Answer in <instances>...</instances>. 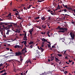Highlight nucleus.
Returning a JSON list of instances; mask_svg holds the SVG:
<instances>
[{"instance_id":"obj_1","label":"nucleus","mask_w":75,"mask_h":75,"mask_svg":"<svg viewBox=\"0 0 75 75\" xmlns=\"http://www.w3.org/2000/svg\"><path fill=\"white\" fill-rule=\"evenodd\" d=\"M70 34V35L71 37L72 38V40H74V38H75V34H74V33H72V32H71Z\"/></svg>"},{"instance_id":"obj_2","label":"nucleus","mask_w":75,"mask_h":75,"mask_svg":"<svg viewBox=\"0 0 75 75\" xmlns=\"http://www.w3.org/2000/svg\"><path fill=\"white\" fill-rule=\"evenodd\" d=\"M67 28H60V26H58L57 28V30H64V29Z\"/></svg>"},{"instance_id":"obj_3","label":"nucleus","mask_w":75,"mask_h":75,"mask_svg":"<svg viewBox=\"0 0 75 75\" xmlns=\"http://www.w3.org/2000/svg\"><path fill=\"white\" fill-rule=\"evenodd\" d=\"M68 30V29L67 28H66L64 30H59L58 31L59 33H64L65 31H67V30Z\"/></svg>"},{"instance_id":"obj_4","label":"nucleus","mask_w":75,"mask_h":75,"mask_svg":"<svg viewBox=\"0 0 75 75\" xmlns=\"http://www.w3.org/2000/svg\"><path fill=\"white\" fill-rule=\"evenodd\" d=\"M13 26V25L11 24L10 25H8L7 26H6L5 27V30H8V29H9L10 27H12Z\"/></svg>"},{"instance_id":"obj_5","label":"nucleus","mask_w":75,"mask_h":75,"mask_svg":"<svg viewBox=\"0 0 75 75\" xmlns=\"http://www.w3.org/2000/svg\"><path fill=\"white\" fill-rule=\"evenodd\" d=\"M15 56H18V55H22V53L20 52H16L15 53Z\"/></svg>"},{"instance_id":"obj_6","label":"nucleus","mask_w":75,"mask_h":75,"mask_svg":"<svg viewBox=\"0 0 75 75\" xmlns=\"http://www.w3.org/2000/svg\"><path fill=\"white\" fill-rule=\"evenodd\" d=\"M26 33H25L24 36L23 37V40H27V37Z\"/></svg>"},{"instance_id":"obj_7","label":"nucleus","mask_w":75,"mask_h":75,"mask_svg":"<svg viewBox=\"0 0 75 75\" xmlns=\"http://www.w3.org/2000/svg\"><path fill=\"white\" fill-rule=\"evenodd\" d=\"M27 49V48H26L25 47H24L22 50L21 52L22 53H23V51H25V52L26 53L27 52V50H25Z\"/></svg>"},{"instance_id":"obj_8","label":"nucleus","mask_w":75,"mask_h":75,"mask_svg":"<svg viewBox=\"0 0 75 75\" xmlns=\"http://www.w3.org/2000/svg\"><path fill=\"white\" fill-rule=\"evenodd\" d=\"M9 54H12V55H11V57H13L14 56H16V54L15 53H13V52H11V53H9Z\"/></svg>"},{"instance_id":"obj_9","label":"nucleus","mask_w":75,"mask_h":75,"mask_svg":"<svg viewBox=\"0 0 75 75\" xmlns=\"http://www.w3.org/2000/svg\"><path fill=\"white\" fill-rule=\"evenodd\" d=\"M41 40H42V41H43V42H47V40H46L44 38H41Z\"/></svg>"},{"instance_id":"obj_10","label":"nucleus","mask_w":75,"mask_h":75,"mask_svg":"<svg viewBox=\"0 0 75 75\" xmlns=\"http://www.w3.org/2000/svg\"><path fill=\"white\" fill-rule=\"evenodd\" d=\"M34 31V29H33V28L31 29V30H29V32L30 33V34H32V32Z\"/></svg>"},{"instance_id":"obj_11","label":"nucleus","mask_w":75,"mask_h":75,"mask_svg":"<svg viewBox=\"0 0 75 75\" xmlns=\"http://www.w3.org/2000/svg\"><path fill=\"white\" fill-rule=\"evenodd\" d=\"M21 47V46H19V45H16L14 47L15 48H20Z\"/></svg>"},{"instance_id":"obj_12","label":"nucleus","mask_w":75,"mask_h":75,"mask_svg":"<svg viewBox=\"0 0 75 75\" xmlns=\"http://www.w3.org/2000/svg\"><path fill=\"white\" fill-rule=\"evenodd\" d=\"M59 41H62V42H64V41H65V39L63 38H60L59 39Z\"/></svg>"},{"instance_id":"obj_13","label":"nucleus","mask_w":75,"mask_h":75,"mask_svg":"<svg viewBox=\"0 0 75 75\" xmlns=\"http://www.w3.org/2000/svg\"><path fill=\"white\" fill-rule=\"evenodd\" d=\"M42 28H44V29L45 28H47V26L46 25H42Z\"/></svg>"},{"instance_id":"obj_14","label":"nucleus","mask_w":75,"mask_h":75,"mask_svg":"<svg viewBox=\"0 0 75 75\" xmlns=\"http://www.w3.org/2000/svg\"><path fill=\"white\" fill-rule=\"evenodd\" d=\"M50 58H51V61H53V60H54V56L52 57V56L50 57Z\"/></svg>"},{"instance_id":"obj_15","label":"nucleus","mask_w":75,"mask_h":75,"mask_svg":"<svg viewBox=\"0 0 75 75\" xmlns=\"http://www.w3.org/2000/svg\"><path fill=\"white\" fill-rule=\"evenodd\" d=\"M11 32V31H10V30H7V31L6 33V34L7 35H9V33H10V32Z\"/></svg>"},{"instance_id":"obj_16","label":"nucleus","mask_w":75,"mask_h":75,"mask_svg":"<svg viewBox=\"0 0 75 75\" xmlns=\"http://www.w3.org/2000/svg\"><path fill=\"white\" fill-rule=\"evenodd\" d=\"M50 33V31H48V32H47V34L48 37H50L51 35L49 34Z\"/></svg>"},{"instance_id":"obj_17","label":"nucleus","mask_w":75,"mask_h":75,"mask_svg":"<svg viewBox=\"0 0 75 75\" xmlns=\"http://www.w3.org/2000/svg\"><path fill=\"white\" fill-rule=\"evenodd\" d=\"M41 20H44V21H45V17H44V16L42 17L41 18Z\"/></svg>"},{"instance_id":"obj_18","label":"nucleus","mask_w":75,"mask_h":75,"mask_svg":"<svg viewBox=\"0 0 75 75\" xmlns=\"http://www.w3.org/2000/svg\"><path fill=\"white\" fill-rule=\"evenodd\" d=\"M40 18V16H38V17H36L35 18H34V19L35 20H38V19H39Z\"/></svg>"},{"instance_id":"obj_19","label":"nucleus","mask_w":75,"mask_h":75,"mask_svg":"<svg viewBox=\"0 0 75 75\" xmlns=\"http://www.w3.org/2000/svg\"><path fill=\"white\" fill-rule=\"evenodd\" d=\"M10 24H13L14 25H17V23H10Z\"/></svg>"},{"instance_id":"obj_20","label":"nucleus","mask_w":75,"mask_h":75,"mask_svg":"<svg viewBox=\"0 0 75 75\" xmlns=\"http://www.w3.org/2000/svg\"><path fill=\"white\" fill-rule=\"evenodd\" d=\"M55 59H56L55 61H56V62H58V61H59V60L57 58H55Z\"/></svg>"},{"instance_id":"obj_21","label":"nucleus","mask_w":75,"mask_h":75,"mask_svg":"<svg viewBox=\"0 0 75 75\" xmlns=\"http://www.w3.org/2000/svg\"><path fill=\"white\" fill-rule=\"evenodd\" d=\"M32 5H29V7L28 6L27 7V8H28V9H29V8H31V6H32Z\"/></svg>"},{"instance_id":"obj_22","label":"nucleus","mask_w":75,"mask_h":75,"mask_svg":"<svg viewBox=\"0 0 75 75\" xmlns=\"http://www.w3.org/2000/svg\"><path fill=\"white\" fill-rule=\"evenodd\" d=\"M72 8L71 7H68L67 8V10H70L71 11V10H72Z\"/></svg>"},{"instance_id":"obj_23","label":"nucleus","mask_w":75,"mask_h":75,"mask_svg":"<svg viewBox=\"0 0 75 75\" xmlns=\"http://www.w3.org/2000/svg\"><path fill=\"white\" fill-rule=\"evenodd\" d=\"M10 23H4V25H8V24Z\"/></svg>"},{"instance_id":"obj_24","label":"nucleus","mask_w":75,"mask_h":75,"mask_svg":"<svg viewBox=\"0 0 75 75\" xmlns=\"http://www.w3.org/2000/svg\"><path fill=\"white\" fill-rule=\"evenodd\" d=\"M20 61H21V62H22V61H23V59H22V56H20Z\"/></svg>"},{"instance_id":"obj_25","label":"nucleus","mask_w":75,"mask_h":75,"mask_svg":"<svg viewBox=\"0 0 75 75\" xmlns=\"http://www.w3.org/2000/svg\"><path fill=\"white\" fill-rule=\"evenodd\" d=\"M34 43V42L30 41V42L29 43V44L31 45V44H33Z\"/></svg>"},{"instance_id":"obj_26","label":"nucleus","mask_w":75,"mask_h":75,"mask_svg":"<svg viewBox=\"0 0 75 75\" xmlns=\"http://www.w3.org/2000/svg\"><path fill=\"white\" fill-rule=\"evenodd\" d=\"M40 50H41V52H43L44 51V49H43V48H42Z\"/></svg>"},{"instance_id":"obj_27","label":"nucleus","mask_w":75,"mask_h":75,"mask_svg":"<svg viewBox=\"0 0 75 75\" xmlns=\"http://www.w3.org/2000/svg\"><path fill=\"white\" fill-rule=\"evenodd\" d=\"M57 55H58L59 57H62V54H57Z\"/></svg>"},{"instance_id":"obj_28","label":"nucleus","mask_w":75,"mask_h":75,"mask_svg":"<svg viewBox=\"0 0 75 75\" xmlns=\"http://www.w3.org/2000/svg\"><path fill=\"white\" fill-rule=\"evenodd\" d=\"M40 75H45V71L44 73H43L42 74H40Z\"/></svg>"},{"instance_id":"obj_29","label":"nucleus","mask_w":75,"mask_h":75,"mask_svg":"<svg viewBox=\"0 0 75 75\" xmlns=\"http://www.w3.org/2000/svg\"><path fill=\"white\" fill-rule=\"evenodd\" d=\"M51 17H50V16H49L48 17V20H51Z\"/></svg>"},{"instance_id":"obj_30","label":"nucleus","mask_w":75,"mask_h":75,"mask_svg":"<svg viewBox=\"0 0 75 75\" xmlns=\"http://www.w3.org/2000/svg\"><path fill=\"white\" fill-rule=\"evenodd\" d=\"M18 10L16 9H13L12 10L13 11H17Z\"/></svg>"},{"instance_id":"obj_31","label":"nucleus","mask_w":75,"mask_h":75,"mask_svg":"<svg viewBox=\"0 0 75 75\" xmlns=\"http://www.w3.org/2000/svg\"><path fill=\"white\" fill-rule=\"evenodd\" d=\"M64 74H67L68 73V71H65L64 72Z\"/></svg>"},{"instance_id":"obj_32","label":"nucleus","mask_w":75,"mask_h":75,"mask_svg":"<svg viewBox=\"0 0 75 75\" xmlns=\"http://www.w3.org/2000/svg\"><path fill=\"white\" fill-rule=\"evenodd\" d=\"M16 62H17V63H18H18H21L20 62V61H18V60H16Z\"/></svg>"},{"instance_id":"obj_33","label":"nucleus","mask_w":75,"mask_h":75,"mask_svg":"<svg viewBox=\"0 0 75 75\" xmlns=\"http://www.w3.org/2000/svg\"><path fill=\"white\" fill-rule=\"evenodd\" d=\"M47 45L48 46V48H50V47H51V44H50V45L48 44Z\"/></svg>"},{"instance_id":"obj_34","label":"nucleus","mask_w":75,"mask_h":75,"mask_svg":"<svg viewBox=\"0 0 75 75\" xmlns=\"http://www.w3.org/2000/svg\"><path fill=\"white\" fill-rule=\"evenodd\" d=\"M30 34V38H31V39L33 38V36H32V34Z\"/></svg>"},{"instance_id":"obj_35","label":"nucleus","mask_w":75,"mask_h":75,"mask_svg":"<svg viewBox=\"0 0 75 75\" xmlns=\"http://www.w3.org/2000/svg\"><path fill=\"white\" fill-rule=\"evenodd\" d=\"M64 7H66V8H67V9H68V5H66L64 6Z\"/></svg>"},{"instance_id":"obj_36","label":"nucleus","mask_w":75,"mask_h":75,"mask_svg":"<svg viewBox=\"0 0 75 75\" xmlns=\"http://www.w3.org/2000/svg\"><path fill=\"white\" fill-rule=\"evenodd\" d=\"M64 13H65V12H67V9L64 8Z\"/></svg>"},{"instance_id":"obj_37","label":"nucleus","mask_w":75,"mask_h":75,"mask_svg":"<svg viewBox=\"0 0 75 75\" xmlns=\"http://www.w3.org/2000/svg\"><path fill=\"white\" fill-rule=\"evenodd\" d=\"M68 56L69 57V56L68 55L67 56L65 57V59H68Z\"/></svg>"},{"instance_id":"obj_38","label":"nucleus","mask_w":75,"mask_h":75,"mask_svg":"<svg viewBox=\"0 0 75 75\" xmlns=\"http://www.w3.org/2000/svg\"><path fill=\"white\" fill-rule=\"evenodd\" d=\"M27 44V41H25L24 43H23L24 45L26 44Z\"/></svg>"},{"instance_id":"obj_39","label":"nucleus","mask_w":75,"mask_h":75,"mask_svg":"<svg viewBox=\"0 0 75 75\" xmlns=\"http://www.w3.org/2000/svg\"><path fill=\"white\" fill-rule=\"evenodd\" d=\"M69 62H70V63H71V62H72V60H71V61L70 60V59L69 60Z\"/></svg>"},{"instance_id":"obj_40","label":"nucleus","mask_w":75,"mask_h":75,"mask_svg":"<svg viewBox=\"0 0 75 75\" xmlns=\"http://www.w3.org/2000/svg\"><path fill=\"white\" fill-rule=\"evenodd\" d=\"M57 8L58 10H59V9H61V8H60V7H57Z\"/></svg>"},{"instance_id":"obj_41","label":"nucleus","mask_w":75,"mask_h":75,"mask_svg":"<svg viewBox=\"0 0 75 75\" xmlns=\"http://www.w3.org/2000/svg\"><path fill=\"white\" fill-rule=\"evenodd\" d=\"M42 0H41V1H40L39 0H38V2H42Z\"/></svg>"},{"instance_id":"obj_42","label":"nucleus","mask_w":75,"mask_h":75,"mask_svg":"<svg viewBox=\"0 0 75 75\" xmlns=\"http://www.w3.org/2000/svg\"><path fill=\"white\" fill-rule=\"evenodd\" d=\"M13 31H14L15 32V33H18V31H15V30H13Z\"/></svg>"},{"instance_id":"obj_43","label":"nucleus","mask_w":75,"mask_h":75,"mask_svg":"<svg viewBox=\"0 0 75 75\" xmlns=\"http://www.w3.org/2000/svg\"><path fill=\"white\" fill-rule=\"evenodd\" d=\"M47 11H48V12H50V13H51V9L48 10Z\"/></svg>"},{"instance_id":"obj_44","label":"nucleus","mask_w":75,"mask_h":75,"mask_svg":"<svg viewBox=\"0 0 75 75\" xmlns=\"http://www.w3.org/2000/svg\"><path fill=\"white\" fill-rule=\"evenodd\" d=\"M1 66H3V63H1L0 64V67H1Z\"/></svg>"},{"instance_id":"obj_45","label":"nucleus","mask_w":75,"mask_h":75,"mask_svg":"<svg viewBox=\"0 0 75 75\" xmlns=\"http://www.w3.org/2000/svg\"><path fill=\"white\" fill-rule=\"evenodd\" d=\"M2 72H5L6 70H2Z\"/></svg>"},{"instance_id":"obj_46","label":"nucleus","mask_w":75,"mask_h":75,"mask_svg":"<svg viewBox=\"0 0 75 75\" xmlns=\"http://www.w3.org/2000/svg\"><path fill=\"white\" fill-rule=\"evenodd\" d=\"M18 14V13H15V15H16V16H17Z\"/></svg>"},{"instance_id":"obj_47","label":"nucleus","mask_w":75,"mask_h":75,"mask_svg":"<svg viewBox=\"0 0 75 75\" xmlns=\"http://www.w3.org/2000/svg\"><path fill=\"white\" fill-rule=\"evenodd\" d=\"M8 16H9V17L10 16H11V14H8Z\"/></svg>"},{"instance_id":"obj_48","label":"nucleus","mask_w":75,"mask_h":75,"mask_svg":"<svg viewBox=\"0 0 75 75\" xmlns=\"http://www.w3.org/2000/svg\"><path fill=\"white\" fill-rule=\"evenodd\" d=\"M44 43H45V42H42V45H44Z\"/></svg>"},{"instance_id":"obj_49","label":"nucleus","mask_w":75,"mask_h":75,"mask_svg":"<svg viewBox=\"0 0 75 75\" xmlns=\"http://www.w3.org/2000/svg\"><path fill=\"white\" fill-rule=\"evenodd\" d=\"M51 14H52V15H55V14H54V13H50Z\"/></svg>"},{"instance_id":"obj_50","label":"nucleus","mask_w":75,"mask_h":75,"mask_svg":"<svg viewBox=\"0 0 75 75\" xmlns=\"http://www.w3.org/2000/svg\"><path fill=\"white\" fill-rule=\"evenodd\" d=\"M35 21H36V22H37V23H38V22H39V21H40L38 20V21L37 20H36Z\"/></svg>"},{"instance_id":"obj_51","label":"nucleus","mask_w":75,"mask_h":75,"mask_svg":"<svg viewBox=\"0 0 75 75\" xmlns=\"http://www.w3.org/2000/svg\"><path fill=\"white\" fill-rule=\"evenodd\" d=\"M0 21H3V20L2 19H1V18H0Z\"/></svg>"},{"instance_id":"obj_52","label":"nucleus","mask_w":75,"mask_h":75,"mask_svg":"<svg viewBox=\"0 0 75 75\" xmlns=\"http://www.w3.org/2000/svg\"><path fill=\"white\" fill-rule=\"evenodd\" d=\"M66 64H69V63H68V62H66Z\"/></svg>"},{"instance_id":"obj_53","label":"nucleus","mask_w":75,"mask_h":75,"mask_svg":"<svg viewBox=\"0 0 75 75\" xmlns=\"http://www.w3.org/2000/svg\"><path fill=\"white\" fill-rule=\"evenodd\" d=\"M3 24V23L2 22H0V25H2Z\"/></svg>"},{"instance_id":"obj_54","label":"nucleus","mask_w":75,"mask_h":75,"mask_svg":"<svg viewBox=\"0 0 75 75\" xmlns=\"http://www.w3.org/2000/svg\"><path fill=\"white\" fill-rule=\"evenodd\" d=\"M6 49H7V50H8V51H9V48H7Z\"/></svg>"},{"instance_id":"obj_55","label":"nucleus","mask_w":75,"mask_h":75,"mask_svg":"<svg viewBox=\"0 0 75 75\" xmlns=\"http://www.w3.org/2000/svg\"><path fill=\"white\" fill-rule=\"evenodd\" d=\"M17 18H19V19H20V20H21V18H20V17H17Z\"/></svg>"},{"instance_id":"obj_56","label":"nucleus","mask_w":75,"mask_h":75,"mask_svg":"<svg viewBox=\"0 0 75 75\" xmlns=\"http://www.w3.org/2000/svg\"><path fill=\"white\" fill-rule=\"evenodd\" d=\"M48 62H50V61H51V60H50V59H48Z\"/></svg>"},{"instance_id":"obj_57","label":"nucleus","mask_w":75,"mask_h":75,"mask_svg":"<svg viewBox=\"0 0 75 75\" xmlns=\"http://www.w3.org/2000/svg\"><path fill=\"white\" fill-rule=\"evenodd\" d=\"M30 48H33V45H31L30 46Z\"/></svg>"},{"instance_id":"obj_58","label":"nucleus","mask_w":75,"mask_h":75,"mask_svg":"<svg viewBox=\"0 0 75 75\" xmlns=\"http://www.w3.org/2000/svg\"><path fill=\"white\" fill-rule=\"evenodd\" d=\"M38 48L39 50H40V47L38 46Z\"/></svg>"},{"instance_id":"obj_59","label":"nucleus","mask_w":75,"mask_h":75,"mask_svg":"<svg viewBox=\"0 0 75 75\" xmlns=\"http://www.w3.org/2000/svg\"><path fill=\"white\" fill-rule=\"evenodd\" d=\"M31 25L30 23H29V24H28V25H29V26H30V25Z\"/></svg>"},{"instance_id":"obj_60","label":"nucleus","mask_w":75,"mask_h":75,"mask_svg":"<svg viewBox=\"0 0 75 75\" xmlns=\"http://www.w3.org/2000/svg\"><path fill=\"white\" fill-rule=\"evenodd\" d=\"M3 71L2 70L0 71V73H3Z\"/></svg>"},{"instance_id":"obj_61","label":"nucleus","mask_w":75,"mask_h":75,"mask_svg":"<svg viewBox=\"0 0 75 75\" xmlns=\"http://www.w3.org/2000/svg\"><path fill=\"white\" fill-rule=\"evenodd\" d=\"M10 51H11L12 52H13V50H11V49H10Z\"/></svg>"},{"instance_id":"obj_62","label":"nucleus","mask_w":75,"mask_h":75,"mask_svg":"<svg viewBox=\"0 0 75 75\" xmlns=\"http://www.w3.org/2000/svg\"><path fill=\"white\" fill-rule=\"evenodd\" d=\"M25 41H23V42H21V43L22 44H23V43H24V42Z\"/></svg>"},{"instance_id":"obj_63","label":"nucleus","mask_w":75,"mask_h":75,"mask_svg":"<svg viewBox=\"0 0 75 75\" xmlns=\"http://www.w3.org/2000/svg\"><path fill=\"white\" fill-rule=\"evenodd\" d=\"M54 45H53L52 46V48H54Z\"/></svg>"},{"instance_id":"obj_64","label":"nucleus","mask_w":75,"mask_h":75,"mask_svg":"<svg viewBox=\"0 0 75 75\" xmlns=\"http://www.w3.org/2000/svg\"><path fill=\"white\" fill-rule=\"evenodd\" d=\"M21 75H23V73H21Z\"/></svg>"}]
</instances>
